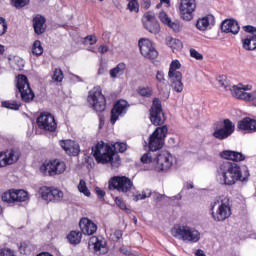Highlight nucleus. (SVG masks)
<instances>
[{
	"label": "nucleus",
	"instance_id": "f257e3e1",
	"mask_svg": "<svg viewBox=\"0 0 256 256\" xmlns=\"http://www.w3.org/2000/svg\"><path fill=\"white\" fill-rule=\"evenodd\" d=\"M216 179L220 185L228 187L235 185L238 181L246 183L249 181V168L245 167L242 170L241 166L235 162L223 161L216 168Z\"/></svg>",
	"mask_w": 256,
	"mask_h": 256
},
{
	"label": "nucleus",
	"instance_id": "f03ea898",
	"mask_svg": "<svg viewBox=\"0 0 256 256\" xmlns=\"http://www.w3.org/2000/svg\"><path fill=\"white\" fill-rule=\"evenodd\" d=\"M93 157L97 163L105 165V163H111L112 167H119L121 159L119 156H115L113 147L105 142H98L95 147L92 148Z\"/></svg>",
	"mask_w": 256,
	"mask_h": 256
},
{
	"label": "nucleus",
	"instance_id": "7ed1b4c3",
	"mask_svg": "<svg viewBox=\"0 0 256 256\" xmlns=\"http://www.w3.org/2000/svg\"><path fill=\"white\" fill-rule=\"evenodd\" d=\"M210 211L212 219L217 222H223L229 219L232 215L231 199H229L227 196H220L218 199L211 203Z\"/></svg>",
	"mask_w": 256,
	"mask_h": 256
},
{
	"label": "nucleus",
	"instance_id": "20e7f679",
	"mask_svg": "<svg viewBox=\"0 0 256 256\" xmlns=\"http://www.w3.org/2000/svg\"><path fill=\"white\" fill-rule=\"evenodd\" d=\"M173 237L180 239L181 241H187L188 243H197L201 239V233L195 228L189 226H175L172 229Z\"/></svg>",
	"mask_w": 256,
	"mask_h": 256
},
{
	"label": "nucleus",
	"instance_id": "39448f33",
	"mask_svg": "<svg viewBox=\"0 0 256 256\" xmlns=\"http://www.w3.org/2000/svg\"><path fill=\"white\" fill-rule=\"evenodd\" d=\"M88 103L97 113H103V111H105L107 107V100L101 91V87L96 86L89 91Z\"/></svg>",
	"mask_w": 256,
	"mask_h": 256
},
{
	"label": "nucleus",
	"instance_id": "423d86ee",
	"mask_svg": "<svg viewBox=\"0 0 256 256\" xmlns=\"http://www.w3.org/2000/svg\"><path fill=\"white\" fill-rule=\"evenodd\" d=\"M167 133H169V128L167 125L157 127L155 131L149 137V149L150 151L155 152L159 151V149H163V145H165V137H167Z\"/></svg>",
	"mask_w": 256,
	"mask_h": 256
},
{
	"label": "nucleus",
	"instance_id": "0eeeda50",
	"mask_svg": "<svg viewBox=\"0 0 256 256\" xmlns=\"http://www.w3.org/2000/svg\"><path fill=\"white\" fill-rule=\"evenodd\" d=\"M16 87L24 103H31L35 99V92L31 89L27 76L23 74L18 75Z\"/></svg>",
	"mask_w": 256,
	"mask_h": 256
},
{
	"label": "nucleus",
	"instance_id": "6e6552de",
	"mask_svg": "<svg viewBox=\"0 0 256 256\" xmlns=\"http://www.w3.org/2000/svg\"><path fill=\"white\" fill-rule=\"evenodd\" d=\"M110 191H118L119 193H129L133 189V181L127 176H114L108 182Z\"/></svg>",
	"mask_w": 256,
	"mask_h": 256
},
{
	"label": "nucleus",
	"instance_id": "1a4fd4ad",
	"mask_svg": "<svg viewBox=\"0 0 256 256\" xmlns=\"http://www.w3.org/2000/svg\"><path fill=\"white\" fill-rule=\"evenodd\" d=\"M150 121L152 125L161 126L167 121L165 113H163V106L159 98H154L150 109Z\"/></svg>",
	"mask_w": 256,
	"mask_h": 256
},
{
	"label": "nucleus",
	"instance_id": "9d476101",
	"mask_svg": "<svg viewBox=\"0 0 256 256\" xmlns=\"http://www.w3.org/2000/svg\"><path fill=\"white\" fill-rule=\"evenodd\" d=\"M233 133H235V124H233V121L230 119H224L222 126L214 129L212 137L218 141H225V139H229Z\"/></svg>",
	"mask_w": 256,
	"mask_h": 256
},
{
	"label": "nucleus",
	"instance_id": "9b49d317",
	"mask_svg": "<svg viewBox=\"0 0 256 256\" xmlns=\"http://www.w3.org/2000/svg\"><path fill=\"white\" fill-rule=\"evenodd\" d=\"M251 91V85H233L232 86V97H235V99H240L241 101H246L247 103L251 101L256 100V90L252 92Z\"/></svg>",
	"mask_w": 256,
	"mask_h": 256
},
{
	"label": "nucleus",
	"instance_id": "f8f14e48",
	"mask_svg": "<svg viewBox=\"0 0 256 256\" xmlns=\"http://www.w3.org/2000/svg\"><path fill=\"white\" fill-rule=\"evenodd\" d=\"M65 169V162L59 160H51L40 167V171L50 177L61 175V173H64Z\"/></svg>",
	"mask_w": 256,
	"mask_h": 256
},
{
	"label": "nucleus",
	"instance_id": "ddd939ff",
	"mask_svg": "<svg viewBox=\"0 0 256 256\" xmlns=\"http://www.w3.org/2000/svg\"><path fill=\"white\" fill-rule=\"evenodd\" d=\"M173 167V155L164 151L156 155L155 171H169Z\"/></svg>",
	"mask_w": 256,
	"mask_h": 256
},
{
	"label": "nucleus",
	"instance_id": "4468645a",
	"mask_svg": "<svg viewBox=\"0 0 256 256\" xmlns=\"http://www.w3.org/2000/svg\"><path fill=\"white\" fill-rule=\"evenodd\" d=\"M40 195L44 201H51L52 203H61L63 201V191L57 188H49L43 186L40 188Z\"/></svg>",
	"mask_w": 256,
	"mask_h": 256
},
{
	"label": "nucleus",
	"instance_id": "2eb2a0df",
	"mask_svg": "<svg viewBox=\"0 0 256 256\" xmlns=\"http://www.w3.org/2000/svg\"><path fill=\"white\" fill-rule=\"evenodd\" d=\"M29 200V194L25 190H9L2 194L4 203H23Z\"/></svg>",
	"mask_w": 256,
	"mask_h": 256
},
{
	"label": "nucleus",
	"instance_id": "dca6fc26",
	"mask_svg": "<svg viewBox=\"0 0 256 256\" xmlns=\"http://www.w3.org/2000/svg\"><path fill=\"white\" fill-rule=\"evenodd\" d=\"M37 125L39 129H44L45 131H50L53 133L57 129V122L55 121V116L51 113H41L37 118Z\"/></svg>",
	"mask_w": 256,
	"mask_h": 256
},
{
	"label": "nucleus",
	"instance_id": "f3484780",
	"mask_svg": "<svg viewBox=\"0 0 256 256\" xmlns=\"http://www.w3.org/2000/svg\"><path fill=\"white\" fill-rule=\"evenodd\" d=\"M142 22L146 31L149 33H153V35H157L161 31V26L159 25V21L157 17H155V13L146 12L143 15Z\"/></svg>",
	"mask_w": 256,
	"mask_h": 256
},
{
	"label": "nucleus",
	"instance_id": "a211bd4d",
	"mask_svg": "<svg viewBox=\"0 0 256 256\" xmlns=\"http://www.w3.org/2000/svg\"><path fill=\"white\" fill-rule=\"evenodd\" d=\"M197 9V3L195 0H181L179 5L180 16L184 21H191L193 19V13Z\"/></svg>",
	"mask_w": 256,
	"mask_h": 256
},
{
	"label": "nucleus",
	"instance_id": "6ab92c4d",
	"mask_svg": "<svg viewBox=\"0 0 256 256\" xmlns=\"http://www.w3.org/2000/svg\"><path fill=\"white\" fill-rule=\"evenodd\" d=\"M140 53L146 59H157L159 53L153 47V43L149 39L142 38L138 42Z\"/></svg>",
	"mask_w": 256,
	"mask_h": 256
},
{
	"label": "nucleus",
	"instance_id": "aec40b11",
	"mask_svg": "<svg viewBox=\"0 0 256 256\" xmlns=\"http://www.w3.org/2000/svg\"><path fill=\"white\" fill-rule=\"evenodd\" d=\"M246 33H249L244 40H242L243 47L246 51H255L256 49V27L247 25L243 27Z\"/></svg>",
	"mask_w": 256,
	"mask_h": 256
},
{
	"label": "nucleus",
	"instance_id": "412c9836",
	"mask_svg": "<svg viewBox=\"0 0 256 256\" xmlns=\"http://www.w3.org/2000/svg\"><path fill=\"white\" fill-rule=\"evenodd\" d=\"M21 152L15 149L6 150L0 153L1 167H7V165H13L19 161Z\"/></svg>",
	"mask_w": 256,
	"mask_h": 256
},
{
	"label": "nucleus",
	"instance_id": "4be33fe9",
	"mask_svg": "<svg viewBox=\"0 0 256 256\" xmlns=\"http://www.w3.org/2000/svg\"><path fill=\"white\" fill-rule=\"evenodd\" d=\"M127 106H128V103L125 100H120L113 106L111 110V119H110V122L112 125H115V123H117V119H119V116L125 113Z\"/></svg>",
	"mask_w": 256,
	"mask_h": 256
},
{
	"label": "nucleus",
	"instance_id": "5701e85b",
	"mask_svg": "<svg viewBox=\"0 0 256 256\" xmlns=\"http://www.w3.org/2000/svg\"><path fill=\"white\" fill-rule=\"evenodd\" d=\"M215 26V16L208 14L202 18H199L196 23V27L199 31H207L213 29Z\"/></svg>",
	"mask_w": 256,
	"mask_h": 256
},
{
	"label": "nucleus",
	"instance_id": "b1692460",
	"mask_svg": "<svg viewBox=\"0 0 256 256\" xmlns=\"http://www.w3.org/2000/svg\"><path fill=\"white\" fill-rule=\"evenodd\" d=\"M79 227L83 235H94L97 233V224L88 218H82L79 222Z\"/></svg>",
	"mask_w": 256,
	"mask_h": 256
},
{
	"label": "nucleus",
	"instance_id": "393cba45",
	"mask_svg": "<svg viewBox=\"0 0 256 256\" xmlns=\"http://www.w3.org/2000/svg\"><path fill=\"white\" fill-rule=\"evenodd\" d=\"M239 22L233 19H226L221 24V31L223 33H232V35H237L240 31Z\"/></svg>",
	"mask_w": 256,
	"mask_h": 256
},
{
	"label": "nucleus",
	"instance_id": "a878e982",
	"mask_svg": "<svg viewBox=\"0 0 256 256\" xmlns=\"http://www.w3.org/2000/svg\"><path fill=\"white\" fill-rule=\"evenodd\" d=\"M238 129L240 131H245L246 133H255L256 132V120L246 117L237 124Z\"/></svg>",
	"mask_w": 256,
	"mask_h": 256
},
{
	"label": "nucleus",
	"instance_id": "bb28decb",
	"mask_svg": "<svg viewBox=\"0 0 256 256\" xmlns=\"http://www.w3.org/2000/svg\"><path fill=\"white\" fill-rule=\"evenodd\" d=\"M220 157L227 161H233L234 163L245 161V155H243V153L233 150H224L220 152Z\"/></svg>",
	"mask_w": 256,
	"mask_h": 256
},
{
	"label": "nucleus",
	"instance_id": "cd10ccee",
	"mask_svg": "<svg viewBox=\"0 0 256 256\" xmlns=\"http://www.w3.org/2000/svg\"><path fill=\"white\" fill-rule=\"evenodd\" d=\"M60 145L67 155H72L73 157L79 155V144L77 142L73 140H62Z\"/></svg>",
	"mask_w": 256,
	"mask_h": 256
},
{
	"label": "nucleus",
	"instance_id": "c85d7f7f",
	"mask_svg": "<svg viewBox=\"0 0 256 256\" xmlns=\"http://www.w3.org/2000/svg\"><path fill=\"white\" fill-rule=\"evenodd\" d=\"M47 19H45L44 16L41 15H36L33 18V27H34V32L36 35H43L47 29Z\"/></svg>",
	"mask_w": 256,
	"mask_h": 256
},
{
	"label": "nucleus",
	"instance_id": "c756f323",
	"mask_svg": "<svg viewBox=\"0 0 256 256\" xmlns=\"http://www.w3.org/2000/svg\"><path fill=\"white\" fill-rule=\"evenodd\" d=\"M89 245H93L96 255H105V253H107V246H105V241L99 240V238L95 236L90 238Z\"/></svg>",
	"mask_w": 256,
	"mask_h": 256
},
{
	"label": "nucleus",
	"instance_id": "7c9ffc66",
	"mask_svg": "<svg viewBox=\"0 0 256 256\" xmlns=\"http://www.w3.org/2000/svg\"><path fill=\"white\" fill-rule=\"evenodd\" d=\"M177 69H181V62L179 60H173L170 64L168 77H177V79H181V72L177 71Z\"/></svg>",
	"mask_w": 256,
	"mask_h": 256
},
{
	"label": "nucleus",
	"instance_id": "2f4dec72",
	"mask_svg": "<svg viewBox=\"0 0 256 256\" xmlns=\"http://www.w3.org/2000/svg\"><path fill=\"white\" fill-rule=\"evenodd\" d=\"M171 83H172V88L176 93H181L183 91V75H180V78H177V76H172L169 77Z\"/></svg>",
	"mask_w": 256,
	"mask_h": 256
},
{
	"label": "nucleus",
	"instance_id": "473e14b6",
	"mask_svg": "<svg viewBox=\"0 0 256 256\" xmlns=\"http://www.w3.org/2000/svg\"><path fill=\"white\" fill-rule=\"evenodd\" d=\"M125 69H127L125 63H119L115 68L110 70V77L112 79H117V77H121V75L125 73Z\"/></svg>",
	"mask_w": 256,
	"mask_h": 256
},
{
	"label": "nucleus",
	"instance_id": "72a5a7b5",
	"mask_svg": "<svg viewBox=\"0 0 256 256\" xmlns=\"http://www.w3.org/2000/svg\"><path fill=\"white\" fill-rule=\"evenodd\" d=\"M216 81L218 83V87H221V89H224V91H230L232 93L233 86L229 84V81L227 80V76L225 75L218 76L216 78Z\"/></svg>",
	"mask_w": 256,
	"mask_h": 256
},
{
	"label": "nucleus",
	"instance_id": "f704fd0d",
	"mask_svg": "<svg viewBox=\"0 0 256 256\" xmlns=\"http://www.w3.org/2000/svg\"><path fill=\"white\" fill-rule=\"evenodd\" d=\"M83 237V234L79 231H71L67 235V239L71 245H79L81 243V238Z\"/></svg>",
	"mask_w": 256,
	"mask_h": 256
},
{
	"label": "nucleus",
	"instance_id": "c9c22d12",
	"mask_svg": "<svg viewBox=\"0 0 256 256\" xmlns=\"http://www.w3.org/2000/svg\"><path fill=\"white\" fill-rule=\"evenodd\" d=\"M31 51L32 55H34L35 57H41V55H43V45H41V41H34Z\"/></svg>",
	"mask_w": 256,
	"mask_h": 256
},
{
	"label": "nucleus",
	"instance_id": "e433bc0d",
	"mask_svg": "<svg viewBox=\"0 0 256 256\" xmlns=\"http://www.w3.org/2000/svg\"><path fill=\"white\" fill-rule=\"evenodd\" d=\"M156 159H157V156L153 157L152 152H147L141 157L140 161L141 163H144V164H151L153 167V165H155L156 163Z\"/></svg>",
	"mask_w": 256,
	"mask_h": 256
},
{
	"label": "nucleus",
	"instance_id": "4c0bfd02",
	"mask_svg": "<svg viewBox=\"0 0 256 256\" xmlns=\"http://www.w3.org/2000/svg\"><path fill=\"white\" fill-rule=\"evenodd\" d=\"M2 107L12 109L13 111H19V109H21V104L17 101H4L2 102Z\"/></svg>",
	"mask_w": 256,
	"mask_h": 256
},
{
	"label": "nucleus",
	"instance_id": "58836bf2",
	"mask_svg": "<svg viewBox=\"0 0 256 256\" xmlns=\"http://www.w3.org/2000/svg\"><path fill=\"white\" fill-rule=\"evenodd\" d=\"M78 190L80 191V193H83V195H85L86 197L91 196V191H89V188H87V183L85 182V180H80L78 184Z\"/></svg>",
	"mask_w": 256,
	"mask_h": 256
},
{
	"label": "nucleus",
	"instance_id": "ea45409f",
	"mask_svg": "<svg viewBox=\"0 0 256 256\" xmlns=\"http://www.w3.org/2000/svg\"><path fill=\"white\" fill-rule=\"evenodd\" d=\"M18 247L22 255H29L31 253V245L27 242L20 243Z\"/></svg>",
	"mask_w": 256,
	"mask_h": 256
},
{
	"label": "nucleus",
	"instance_id": "a19ab883",
	"mask_svg": "<svg viewBox=\"0 0 256 256\" xmlns=\"http://www.w3.org/2000/svg\"><path fill=\"white\" fill-rule=\"evenodd\" d=\"M156 80L157 82V88L158 89H163V85H165V74L161 71H157L156 73Z\"/></svg>",
	"mask_w": 256,
	"mask_h": 256
},
{
	"label": "nucleus",
	"instance_id": "79ce46f5",
	"mask_svg": "<svg viewBox=\"0 0 256 256\" xmlns=\"http://www.w3.org/2000/svg\"><path fill=\"white\" fill-rule=\"evenodd\" d=\"M63 70L56 68L54 70V74L52 75L53 81H56V83H61L63 81Z\"/></svg>",
	"mask_w": 256,
	"mask_h": 256
},
{
	"label": "nucleus",
	"instance_id": "37998d69",
	"mask_svg": "<svg viewBox=\"0 0 256 256\" xmlns=\"http://www.w3.org/2000/svg\"><path fill=\"white\" fill-rule=\"evenodd\" d=\"M168 26L170 27L171 30L174 31V33H181L183 31V24H180L179 22H172L168 23Z\"/></svg>",
	"mask_w": 256,
	"mask_h": 256
},
{
	"label": "nucleus",
	"instance_id": "c03bdc74",
	"mask_svg": "<svg viewBox=\"0 0 256 256\" xmlns=\"http://www.w3.org/2000/svg\"><path fill=\"white\" fill-rule=\"evenodd\" d=\"M128 1V9L131 12L139 13V2L137 0H127Z\"/></svg>",
	"mask_w": 256,
	"mask_h": 256
},
{
	"label": "nucleus",
	"instance_id": "a18cd8bd",
	"mask_svg": "<svg viewBox=\"0 0 256 256\" xmlns=\"http://www.w3.org/2000/svg\"><path fill=\"white\" fill-rule=\"evenodd\" d=\"M115 151H118L119 153H125L127 151V143L124 142H116L114 144Z\"/></svg>",
	"mask_w": 256,
	"mask_h": 256
},
{
	"label": "nucleus",
	"instance_id": "49530a36",
	"mask_svg": "<svg viewBox=\"0 0 256 256\" xmlns=\"http://www.w3.org/2000/svg\"><path fill=\"white\" fill-rule=\"evenodd\" d=\"M151 197V190L145 189L142 191V193L136 195V201H141L143 199H147Z\"/></svg>",
	"mask_w": 256,
	"mask_h": 256
},
{
	"label": "nucleus",
	"instance_id": "de8ad7c7",
	"mask_svg": "<svg viewBox=\"0 0 256 256\" xmlns=\"http://www.w3.org/2000/svg\"><path fill=\"white\" fill-rule=\"evenodd\" d=\"M12 5L16 7V9H21L26 5H29V0H12Z\"/></svg>",
	"mask_w": 256,
	"mask_h": 256
},
{
	"label": "nucleus",
	"instance_id": "09e8293b",
	"mask_svg": "<svg viewBox=\"0 0 256 256\" xmlns=\"http://www.w3.org/2000/svg\"><path fill=\"white\" fill-rule=\"evenodd\" d=\"M7 33V21L5 18L0 17V37Z\"/></svg>",
	"mask_w": 256,
	"mask_h": 256
},
{
	"label": "nucleus",
	"instance_id": "8fccbe9b",
	"mask_svg": "<svg viewBox=\"0 0 256 256\" xmlns=\"http://www.w3.org/2000/svg\"><path fill=\"white\" fill-rule=\"evenodd\" d=\"M139 95H141L142 97H151L153 91L151 90V88L146 87V88H140L138 91Z\"/></svg>",
	"mask_w": 256,
	"mask_h": 256
},
{
	"label": "nucleus",
	"instance_id": "3c124183",
	"mask_svg": "<svg viewBox=\"0 0 256 256\" xmlns=\"http://www.w3.org/2000/svg\"><path fill=\"white\" fill-rule=\"evenodd\" d=\"M159 19L162 23H164V25H169V23H171V18H169V16L165 12L159 13Z\"/></svg>",
	"mask_w": 256,
	"mask_h": 256
},
{
	"label": "nucleus",
	"instance_id": "603ef678",
	"mask_svg": "<svg viewBox=\"0 0 256 256\" xmlns=\"http://www.w3.org/2000/svg\"><path fill=\"white\" fill-rule=\"evenodd\" d=\"M190 56L197 59V61H203V54L199 53L195 49H190Z\"/></svg>",
	"mask_w": 256,
	"mask_h": 256
},
{
	"label": "nucleus",
	"instance_id": "864d4df0",
	"mask_svg": "<svg viewBox=\"0 0 256 256\" xmlns=\"http://www.w3.org/2000/svg\"><path fill=\"white\" fill-rule=\"evenodd\" d=\"M115 203L116 205L122 209L123 211H127V205L125 204V202L123 201V199L116 197L115 198Z\"/></svg>",
	"mask_w": 256,
	"mask_h": 256
},
{
	"label": "nucleus",
	"instance_id": "5fc2aeb1",
	"mask_svg": "<svg viewBox=\"0 0 256 256\" xmlns=\"http://www.w3.org/2000/svg\"><path fill=\"white\" fill-rule=\"evenodd\" d=\"M0 256H15V253L9 248H4L0 249Z\"/></svg>",
	"mask_w": 256,
	"mask_h": 256
},
{
	"label": "nucleus",
	"instance_id": "6e6d98bb",
	"mask_svg": "<svg viewBox=\"0 0 256 256\" xmlns=\"http://www.w3.org/2000/svg\"><path fill=\"white\" fill-rule=\"evenodd\" d=\"M170 43L173 49H181L183 47V43H181L180 40L177 39H171Z\"/></svg>",
	"mask_w": 256,
	"mask_h": 256
},
{
	"label": "nucleus",
	"instance_id": "4d7b16f0",
	"mask_svg": "<svg viewBox=\"0 0 256 256\" xmlns=\"http://www.w3.org/2000/svg\"><path fill=\"white\" fill-rule=\"evenodd\" d=\"M113 236H114V239H115L116 241H119V239H121V238L123 237V231H121V230H115V231L113 232Z\"/></svg>",
	"mask_w": 256,
	"mask_h": 256
},
{
	"label": "nucleus",
	"instance_id": "13d9d810",
	"mask_svg": "<svg viewBox=\"0 0 256 256\" xmlns=\"http://www.w3.org/2000/svg\"><path fill=\"white\" fill-rule=\"evenodd\" d=\"M99 53H101V55H105V53H107V51H109V47L107 45H100V47L98 48Z\"/></svg>",
	"mask_w": 256,
	"mask_h": 256
},
{
	"label": "nucleus",
	"instance_id": "bf43d9fd",
	"mask_svg": "<svg viewBox=\"0 0 256 256\" xmlns=\"http://www.w3.org/2000/svg\"><path fill=\"white\" fill-rule=\"evenodd\" d=\"M86 41H89L90 45H95L97 43V37L91 35L86 37Z\"/></svg>",
	"mask_w": 256,
	"mask_h": 256
},
{
	"label": "nucleus",
	"instance_id": "052dcab7",
	"mask_svg": "<svg viewBox=\"0 0 256 256\" xmlns=\"http://www.w3.org/2000/svg\"><path fill=\"white\" fill-rule=\"evenodd\" d=\"M95 191L100 199H103V197H105V191H103L101 188L96 187Z\"/></svg>",
	"mask_w": 256,
	"mask_h": 256
},
{
	"label": "nucleus",
	"instance_id": "680f3d73",
	"mask_svg": "<svg viewBox=\"0 0 256 256\" xmlns=\"http://www.w3.org/2000/svg\"><path fill=\"white\" fill-rule=\"evenodd\" d=\"M142 5L144 9H149L151 7V0H143Z\"/></svg>",
	"mask_w": 256,
	"mask_h": 256
},
{
	"label": "nucleus",
	"instance_id": "e2e57ef3",
	"mask_svg": "<svg viewBox=\"0 0 256 256\" xmlns=\"http://www.w3.org/2000/svg\"><path fill=\"white\" fill-rule=\"evenodd\" d=\"M196 256H207L203 250H197L195 253Z\"/></svg>",
	"mask_w": 256,
	"mask_h": 256
},
{
	"label": "nucleus",
	"instance_id": "0e129e2a",
	"mask_svg": "<svg viewBox=\"0 0 256 256\" xmlns=\"http://www.w3.org/2000/svg\"><path fill=\"white\" fill-rule=\"evenodd\" d=\"M120 253H123V255H129V252L125 248H120Z\"/></svg>",
	"mask_w": 256,
	"mask_h": 256
},
{
	"label": "nucleus",
	"instance_id": "69168bd1",
	"mask_svg": "<svg viewBox=\"0 0 256 256\" xmlns=\"http://www.w3.org/2000/svg\"><path fill=\"white\" fill-rule=\"evenodd\" d=\"M5 53V46L0 45V55H3Z\"/></svg>",
	"mask_w": 256,
	"mask_h": 256
},
{
	"label": "nucleus",
	"instance_id": "338daca9",
	"mask_svg": "<svg viewBox=\"0 0 256 256\" xmlns=\"http://www.w3.org/2000/svg\"><path fill=\"white\" fill-rule=\"evenodd\" d=\"M160 3H166L167 5H169L170 1L169 0H160Z\"/></svg>",
	"mask_w": 256,
	"mask_h": 256
},
{
	"label": "nucleus",
	"instance_id": "774afa93",
	"mask_svg": "<svg viewBox=\"0 0 256 256\" xmlns=\"http://www.w3.org/2000/svg\"><path fill=\"white\" fill-rule=\"evenodd\" d=\"M187 189H193V184H187Z\"/></svg>",
	"mask_w": 256,
	"mask_h": 256
}]
</instances>
